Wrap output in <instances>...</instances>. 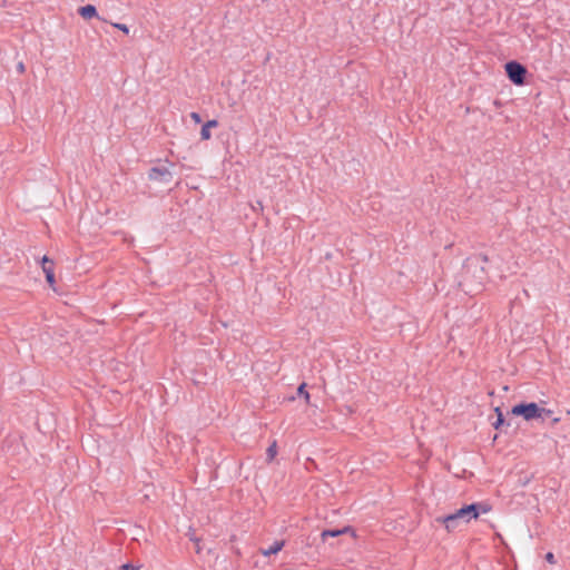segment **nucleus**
<instances>
[{
	"mask_svg": "<svg viewBox=\"0 0 570 570\" xmlns=\"http://www.w3.org/2000/svg\"><path fill=\"white\" fill-rule=\"evenodd\" d=\"M512 414L523 416L524 420L530 421L533 419H539L543 414H550L551 411L539 407L535 403H521L518 405H514L512 407Z\"/></svg>",
	"mask_w": 570,
	"mask_h": 570,
	"instance_id": "1",
	"label": "nucleus"
},
{
	"mask_svg": "<svg viewBox=\"0 0 570 570\" xmlns=\"http://www.w3.org/2000/svg\"><path fill=\"white\" fill-rule=\"evenodd\" d=\"M508 78L515 85L525 82L527 68L518 61H509L504 66Z\"/></svg>",
	"mask_w": 570,
	"mask_h": 570,
	"instance_id": "2",
	"label": "nucleus"
},
{
	"mask_svg": "<svg viewBox=\"0 0 570 570\" xmlns=\"http://www.w3.org/2000/svg\"><path fill=\"white\" fill-rule=\"evenodd\" d=\"M468 511L469 522L473 519H478L481 513H488L491 510V505L485 502H478L465 505Z\"/></svg>",
	"mask_w": 570,
	"mask_h": 570,
	"instance_id": "3",
	"label": "nucleus"
},
{
	"mask_svg": "<svg viewBox=\"0 0 570 570\" xmlns=\"http://www.w3.org/2000/svg\"><path fill=\"white\" fill-rule=\"evenodd\" d=\"M148 177L151 180H160V181L167 183L171 178V173L165 166H157V167H153L149 170Z\"/></svg>",
	"mask_w": 570,
	"mask_h": 570,
	"instance_id": "4",
	"label": "nucleus"
},
{
	"mask_svg": "<svg viewBox=\"0 0 570 570\" xmlns=\"http://www.w3.org/2000/svg\"><path fill=\"white\" fill-rule=\"evenodd\" d=\"M53 262L49 259L47 256H43L41 259V268L43 273L46 274V279L49 284V286L55 289V273H53Z\"/></svg>",
	"mask_w": 570,
	"mask_h": 570,
	"instance_id": "5",
	"label": "nucleus"
},
{
	"mask_svg": "<svg viewBox=\"0 0 570 570\" xmlns=\"http://www.w3.org/2000/svg\"><path fill=\"white\" fill-rule=\"evenodd\" d=\"M285 546V541L284 540H279V541H275L273 546H271L269 548L265 549V548H259V553L265 556V557H269L272 554H276L278 553Z\"/></svg>",
	"mask_w": 570,
	"mask_h": 570,
	"instance_id": "6",
	"label": "nucleus"
},
{
	"mask_svg": "<svg viewBox=\"0 0 570 570\" xmlns=\"http://www.w3.org/2000/svg\"><path fill=\"white\" fill-rule=\"evenodd\" d=\"M78 13L85 19V20H89V19H92V18H98V13H97V9L95 6L92 4H87V6H83V7H80L78 9Z\"/></svg>",
	"mask_w": 570,
	"mask_h": 570,
	"instance_id": "7",
	"label": "nucleus"
},
{
	"mask_svg": "<svg viewBox=\"0 0 570 570\" xmlns=\"http://www.w3.org/2000/svg\"><path fill=\"white\" fill-rule=\"evenodd\" d=\"M352 531H353V529L351 527H344L343 529H335V530H324L321 533V538L323 541H326L327 538H330V537L335 538V537H338L341 534L348 533Z\"/></svg>",
	"mask_w": 570,
	"mask_h": 570,
	"instance_id": "8",
	"label": "nucleus"
},
{
	"mask_svg": "<svg viewBox=\"0 0 570 570\" xmlns=\"http://www.w3.org/2000/svg\"><path fill=\"white\" fill-rule=\"evenodd\" d=\"M443 524L445 525L448 531H453L458 528L460 521H458L456 517L452 513L442 519Z\"/></svg>",
	"mask_w": 570,
	"mask_h": 570,
	"instance_id": "9",
	"label": "nucleus"
},
{
	"mask_svg": "<svg viewBox=\"0 0 570 570\" xmlns=\"http://www.w3.org/2000/svg\"><path fill=\"white\" fill-rule=\"evenodd\" d=\"M277 454V443L276 441H274L267 449L266 451V455H267V461L271 462L274 460V458L276 456Z\"/></svg>",
	"mask_w": 570,
	"mask_h": 570,
	"instance_id": "10",
	"label": "nucleus"
},
{
	"mask_svg": "<svg viewBox=\"0 0 570 570\" xmlns=\"http://www.w3.org/2000/svg\"><path fill=\"white\" fill-rule=\"evenodd\" d=\"M458 521H464V522H469V519H468V511L465 509V505L462 507L461 509L456 510L454 513H453Z\"/></svg>",
	"mask_w": 570,
	"mask_h": 570,
	"instance_id": "11",
	"label": "nucleus"
},
{
	"mask_svg": "<svg viewBox=\"0 0 570 570\" xmlns=\"http://www.w3.org/2000/svg\"><path fill=\"white\" fill-rule=\"evenodd\" d=\"M297 394L299 396H303L305 399V402L308 404L309 403V393L306 391V383H302L298 389H297Z\"/></svg>",
	"mask_w": 570,
	"mask_h": 570,
	"instance_id": "12",
	"label": "nucleus"
},
{
	"mask_svg": "<svg viewBox=\"0 0 570 570\" xmlns=\"http://www.w3.org/2000/svg\"><path fill=\"white\" fill-rule=\"evenodd\" d=\"M200 137L203 140H208L212 137L210 129L204 124L200 130Z\"/></svg>",
	"mask_w": 570,
	"mask_h": 570,
	"instance_id": "13",
	"label": "nucleus"
},
{
	"mask_svg": "<svg viewBox=\"0 0 570 570\" xmlns=\"http://www.w3.org/2000/svg\"><path fill=\"white\" fill-rule=\"evenodd\" d=\"M495 411L498 412V419H497V421L493 423V425H494V428H495V429H499V428L503 424L504 420H503V415H502V413L500 412V410H499V409H497Z\"/></svg>",
	"mask_w": 570,
	"mask_h": 570,
	"instance_id": "14",
	"label": "nucleus"
},
{
	"mask_svg": "<svg viewBox=\"0 0 570 570\" xmlns=\"http://www.w3.org/2000/svg\"><path fill=\"white\" fill-rule=\"evenodd\" d=\"M112 26L119 30H121L125 35L129 33V29L126 24L122 23H112Z\"/></svg>",
	"mask_w": 570,
	"mask_h": 570,
	"instance_id": "15",
	"label": "nucleus"
},
{
	"mask_svg": "<svg viewBox=\"0 0 570 570\" xmlns=\"http://www.w3.org/2000/svg\"><path fill=\"white\" fill-rule=\"evenodd\" d=\"M546 560L551 563V564H554L557 561H556V558H554V554L552 552H548L546 554Z\"/></svg>",
	"mask_w": 570,
	"mask_h": 570,
	"instance_id": "16",
	"label": "nucleus"
},
{
	"mask_svg": "<svg viewBox=\"0 0 570 570\" xmlns=\"http://www.w3.org/2000/svg\"><path fill=\"white\" fill-rule=\"evenodd\" d=\"M190 118L196 122V124H200L202 122V117L198 112H191L190 114Z\"/></svg>",
	"mask_w": 570,
	"mask_h": 570,
	"instance_id": "17",
	"label": "nucleus"
},
{
	"mask_svg": "<svg viewBox=\"0 0 570 570\" xmlns=\"http://www.w3.org/2000/svg\"><path fill=\"white\" fill-rule=\"evenodd\" d=\"M206 127L212 129V128H216L218 126V121L213 119V120H208L207 122H205Z\"/></svg>",
	"mask_w": 570,
	"mask_h": 570,
	"instance_id": "18",
	"label": "nucleus"
},
{
	"mask_svg": "<svg viewBox=\"0 0 570 570\" xmlns=\"http://www.w3.org/2000/svg\"><path fill=\"white\" fill-rule=\"evenodd\" d=\"M122 569H124V570H137V569H135V568H134L132 566H130V564H124V566H122Z\"/></svg>",
	"mask_w": 570,
	"mask_h": 570,
	"instance_id": "19",
	"label": "nucleus"
},
{
	"mask_svg": "<svg viewBox=\"0 0 570 570\" xmlns=\"http://www.w3.org/2000/svg\"><path fill=\"white\" fill-rule=\"evenodd\" d=\"M18 70H19V72H21V73H22V72H24V65H23L22 62H20V63L18 65Z\"/></svg>",
	"mask_w": 570,
	"mask_h": 570,
	"instance_id": "20",
	"label": "nucleus"
},
{
	"mask_svg": "<svg viewBox=\"0 0 570 570\" xmlns=\"http://www.w3.org/2000/svg\"><path fill=\"white\" fill-rule=\"evenodd\" d=\"M195 542H196V552L199 553L200 552V544H199V540L198 539H195Z\"/></svg>",
	"mask_w": 570,
	"mask_h": 570,
	"instance_id": "21",
	"label": "nucleus"
}]
</instances>
